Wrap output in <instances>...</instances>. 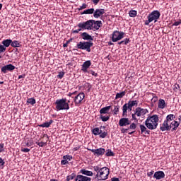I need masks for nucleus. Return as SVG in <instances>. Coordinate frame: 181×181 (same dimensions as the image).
Listing matches in <instances>:
<instances>
[{
	"instance_id": "nucleus-1",
	"label": "nucleus",
	"mask_w": 181,
	"mask_h": 181,
	"mask_svg": "<svg viewBox=\"0 0 181 181\" xmlns=\"http://www.w3.org/2000/svg\"><path fill=\"white\" fill-rule=\"evenodd\" d=\"M159 122V116L157 115H153V116H148L145 120V125L148 129L153 131L158 128Z\"/></svg>"
},
{
	"instance_id": "nucleus-2",
	"label": "nucleus",
	"mask_w": 181,
	"mask_h": 181,
	"mask_svg": "<svg viewBox=\"0 0 181 181\" xmlns=\"http://www.w3.org/2000/svg\"><path fill=\"white\" fill-rule=\"evenodd\" d=\"M160 18V12L158 10L153 11L151 13L147 16V20L145 21L144 25H148L151 22L154 21V23L158 22V19Z\"/></svg>"
},
{
	"instance_id": "nucleus-3",
	"label": "nucleus",
	"mask_w": 181,
	"mask_h": 181,
	"mask_svg": "<svg viewBox=\"0 0 181 181\" xmlns=\"http://www.w3.org/2000/svg\"><path fill=\"white\" fill-rule=\"evenodd\" d=\"M55 105L57 111H62L63 110H70V106L69 105V103H67V99L66 98L57 100L55 101Z\"/></svg>"
},
{
	"instance_id": "nucleus-4",
	"label": "nucleus",
	"mask_w": 181,
	"mask_h": 181,
	"mask_svg": "<svg viewBox=\"0 0 181 181\" xmlns=\"http://www.w3.org/2000/svg\"><path fill=\"white\" fill-rule=\"evenodd\" d=\"M108 176H110V168L103 167L97 173L95 178L98 179V180H107Z\"/></svg>"
},
{
	"instance_id": "nucleus-5",
	"label": "nucleus",
	"mask_w": 181,
	"mask_h": 181,
	"mask_svg": "<svg viewBox=\"0 0 181 181\" xmlns=\"http://www.w3.org/2000/svg\"><path fill=\"white\" fill-rule=\"evenodd\" d=\"M93 46H94V43H93L91 41H81L76 45L77 49H80L81 50H86L88 53L91 52V47H93Z\"/></svg>"
},
{
	"instance_id": "nucleus-6",
	"label": "nucleus",
	"mask_w": 181,
	"mask_h": 181,
	"mask_svg": "<svg viewBox=\"0 0 181 181\" xmlns=\"http://www.w3.org/2000/svg\"><path fill=\"white\" fill-rule=\"evenodd\" d=\"M148 112L147 109L136 107L135 109L134 113L132 115V119L134 121H138L136 117H142V115H145L146 114H148Z\"/></svg>"
},
{
	"instance_id": "nucleus-7",
	"label": "nucleus",
	"mask_w": 181,
	"mask_h": 181,
	"mask_svg": "<svg viewBox=\"0 0 181 181\" xmlns=\"http://www.w3.org/2000/svg\"><path fill=\"white\" fill-rule=\"evenodd\" d=\"M94 20H88L83 23H79L78 24V28H81L83 30H93V23Z\"/></svg>"
},
{
	"instance_id": "nucleus-8",
	"label": "nucleus",
	"mask_w": 181,
	"mask_h": 181,
	"mask_svg": "<svg viewBox=\"0 0 181 181\" xmlns=\"http://www.w3.org/2000/svg\"><path fill=\"white\" fill-rule=\"evenodd\" d=\"M124 35H125V33L124 32H119L118 30H115L112 34V42H118V40H121L122 39H124Z\"/></svg>"
},
{
	"instance_id": "nucleus-9",
	"label": "nucleus",
	"mask_w": 181,
	"mask_h": 181,
	"mask_svg": "<svg viewBox=\"0 0 181 181\" xmlns=\"http://www.w3.org/2000/svg\"><path fill=\"white\" fill-rule=\"evenodd\" d=\"M135 105L132 103V102L130 100L128 102V103H125L122 106V117H128L127 111L129 110V111H132V107H134Z\"/></svg>"
},
{
	"instance_id": "nucleus-10",
	"label": "nucleus",
	"mask_w": 181,
	"mask_h": 181,
	"mask_svg": "<svg viewBox=\"0 0 181 181\" xmlns=\"http://www.w3.org/2000/svg\"><path fill=\"white\" fill-rule=\"evenodd\" d=\"M86 98V95L83 92L79 93L74 98V101L75 105L77 107L78 105H81L83 104V100Z\"/></svg>"
},
{
	"instance_id": "nucleus-11",
	"label": "nucleus",
	"mask_w": 181,
	"mask_h": 181,
	"mask_svg": "<svg viewBox=\"0 0 181 181\" xmlns=\"http://www.w3.org/2000/svg\"><path fill=\"white\" fill-rule=\"evenodd\" d=\"M15 69H16L15 66H13L12 64H9L1 67V73H4V74H6L8 71H10L11 73H12V71H13Z\"/></svg>"
},
{
	"instance_id": "nucleus-12",
	"label": "nucleus",
	"mask_w": 181,
	"mask_h": 181,
	"mask_svg": "<svg viewBox=\"0 0 181 181\" xmlns=\"http://www.w3.org/2000/svg\"><path fill=\"white\" fill-rule=\"evenodd\" d=\"M88 151H90L95 156H103L105 153V148H99L97 149H90L88 148Z\"/></svg>"
},
{
	"instance_id": "nucleus-13",
	"label": "nucleus",
	"mask_w": 181,
	"mask_h": 181,
	"mask_svg": "<svg viewBox=\"0 0 181 181\" xmlns=\"http://www.w3.org/2000/svg\"><path fill=\"white\" fill-rule=\"evenodd\" d=\"M160 130L162 132H165V131H170V126L169 122L164 120L163 123L160 124Z\"/></svg>"
},
{
	"instance_id": "nucleus-14",
	"label": "nucleus",
	"mask_w": 181,
	"mask_h": 181,
	"mask_svg": "<svg viewBox=\"0 0 181 181\" xmlns=\"http://www.w3.org/2000/svg\"><path fill=\"white\" fill-rule=\"evenodd\" d=\"M119 127H127V125H131V120L129 118L123 117L119 120Z\"/></svg>"
},
{
	"instance_id": "nucleus-15",
	"label": "nucleus",
	"mask_w": 181,
	"mask_h": 181,
	"mask_svg": "<svg viewBox=\"0 0 181 181\" xmlns=\"http://www.w3.org/2000/svg\"><path fill=\"white\" fill-rule=\"evenodd\" d=\"M102 27H103V21L93 20L92 30L95 32V30H99L100 28H102Z\"/></svg>"
},
{
	"instance_id": "nucleus-16",
	"label": "nucleus",
	"mask_w": 181,
	"mask_h": 181,
	"mask_svg": "<svg viewBox=\"0 0 181 181\" xmlns=\"http://www.w3.org/2000/svg\"><path fill=\"white\" fill-rule=\"evenodd\" d=\"M91 66V61L88 60L83 62L82 64L81 71L83 73H87L88 71V69H90V66Z\"/></svg>"
},
{
	"instance_id": "nucleus-17",
	"label": "nucleus",
	"mask_w": 181,
	"mask_h": 181,
	"mask_svg": "<svg viewBox=\"0 0 181 181\" xmlns=\"http://www.w3.org/2000/svg\"><path fill=\"white\" fill-rule=\"evenodd\" d=\"M105 13V10L103 8H97L95 11L94 10L93 16L98 19L101 16Z\"/></svg>"
},
{
	"instance_id": "nucleus-18",
	"label": "nucleus",
	"mask_w": 181,
	"mask_h": 181,
	"mask_svg": "<svg viewBox=\"0 0 181 181\" xmlns=\"http://www.w3.org/2000/svg\"><path fill=\"white\" fill-rule=\"evenodd\" d=\"M153 177L156 180H160V179L165 178V173L163 171H157L154 173Z\"/></svg>"
},
{
	"instance_id": "nucleus-19",
	"label": "nucleus",
	"mask_w": 181,
	"mask_h": 181,
	"mask_svg": "<svg viewBox=\"0 0 181 181\" xmlns=\"http://www.w3.org/2000/svg\"><path fill=\"white\" fill-rule=\"evenodd\" d=\"M179 125H180V122L173 120V122H170V127L172 132L176 131L177 128H179Z\"/></svg>"
},
{
	"instance_id": "nucleus-20",
	"label": "nucleus",
	"mask_w": 181,
	"mask_h": 181,
	"mask_svg": "<svg viewBox=\"0 0 181 181\" xmlns=\"http://www.w3.org/2000/svg\"><path fill=\"white\" fill-rule=\"evenodd\" d=\"M75 181H91V177H86L82 175H78L76 176Z\"/></svg>"
},
{
	"instance_id": "nucleus-21",
	"label": "nucleus",
	"mask_w": 181,
	"mask_h": 181,
	"mask_svg": "<svg viewBox=\"0 0 181 181\" xmlns=\"http://www.w3.org/2000/svg\"><path fill=\"white\" fill-rule=\"evenodd\" d=\"M81 37L83 40H90V42H91V40H94V38H93L91 35H90L88 33L86 32L83 33L81 35Z\"/></svg>"
},
{
	"instance_id": "nucleus-22",
	"label": "nucleus",
	"mask_w": 181,
	"mask_h": 181,
	"mask_svg": "<svg viewBox=\"0 0 181 181\" xmlns=\"http://www.w3.org/2000/svg\"><path fill=\"white\" fill-rule=\"evenodd\" d=\"M140 129L141 134H147V135H149L151 134V131L148 130V128H146L145 125L140 124Z\"/></svg>"
},
{
	"instance_id": "nucleus-23",
	"label": "nucleus",
	"mask_w": 181,
	"mask_h": 181,
	"mask_svg": "<svg viewBox=\"0 0 181 181\" xmlns=\"http://www.w3.org/2000/svg\"><path fill=\"white\" fill-rule=\"evenodd\" d=\"M158 107L160 110H163V108H165L166 107V103H165V100L160 99L158 100Z\"/></svg>"
},
{
	"instance_id": "nucleus-24",
	"label": "nucleus",
	"mask_w": 181,
	"mask_h": 181,
	"mask_svg": "<svg viewBox=\"0 0 181 181\" xmlns=\"http://www.w3.org/2000/svg\"><path fill=\"white\" fill-rule=\"evenodd\" d=\"M111 110V106H106L105 107H103L100 110V115H103V114H108V112Z\"/></svg>"
},
{
	"instance_id": "nucleus-25",
	"label": "nucleus",
	"mask_w": 181,
	"mask_h": 181,
	"mask_svg": "<svg viewBox=\"0 0 181 181\" xmlns=\"http://www.w3.org/2000/svg\"><path fill=\"white\" fill-rule=\"evenodd\" d=\"M11 44H12V40H11V39H6V40H4L2 41V45L6 48L9 47V46H11Z\"/></svg>"
},
{
	"instance_id": "nucleus-26",
	"label": "nucleus",
	"mask_w": 181,
	"mask_h": 181,
	"mask_svg": "<svg viewBox=\"0 0 181 181\" xmlns=\"http://www.w3.org/2000/svg\"><path fill=\"white\" fill-rule=\"evenodd\" d=\"M94 8H88L81 13V15H93V13H94Z\"/></svg>"
},
{
	"instance_id": "nucleus-27",
	"label": "nucleus",
	"mask_w": 181,
	"mask_h": 181,
	"mask_svg": "<svg viewBox=\"0 0 181 181\" xmlns=\"http://www.w3.org/2000/svg\"><path fill=\"white\" fill-rule=\"evenodd\" d=\"M175 118H176V116L173 114H170L167 115L165 121H167L168 123L170 124V122L175 121Z\"/></svg>"
},
{
	"instance_id": "nucleus-28",
	"label": "nucleus",
	"mask_w": 181,
	"mask_h": 181,
	"mask_svg": "<svg viewBox=\"0 0 181 181\" xmlns=\"http://www.w3.org/2000/svg\"><path fill=\"white\" fill-rule=\"evenodd\" d=\"M53 122V119H50L49 122H44L42 124H40V128H49L50 124Z\"/></svg>"
},
{
	"instance_id": "nucleus-29",
	"label": "nucleus",
	"mask_w": 181,
	"mask_h": 181,
	"mask_svg": "<svg viewBox=\"0 0 181 181\" xmlns=\"http://www.w3.org/2000/svg\"><path fill=\"white\" fill-rule=\"evenodd\" d=\"M80 173H82V175H85L86 176H93V173L86 169H81Z\"/></svg>"
},
{
	"instance_id": "nucleus-30",
	"label": "nucleus",
	"mask_w": 181,
	"mask_h": 181,
	"mask_svg": "<svg viewBox=\"0 0 181 181\" xmlns=\"http://www.w3.org/2000/svg\"><path fill=\"white\" fill-rule=\"evenodd\" d=\"M21 42L18 40H11V47H21Z\"/></svg>"
},
{
	"instance_id": "nucleus-31",
	"label": "nucleus",
	"mask_w": 181,
	"mask_h": 181,
	"mask_svg": "<svg viewBox=\"0 0 181 181\" xmlns=\"http://www.w3.org/2000/svg\"><path fill=\"white\" fill-rule=\"evenodd\" d=\"M92 134L95 135V136H97V135H100V134H101V129L98 127H95L92 129Z\"/></svg>"
},
{
	"instance_id": "nucleus-32",
	"label": "nucleus",
	"mask_w": 181,
	"mask_h": 181,
	"mask_svg": "<svg viewBox=\"0 0 181 181\" xmlns=\"http://www.w3.org/2000/svg\"><path fill=\"white\" fill-rule=\"evenodd\" d=\"M125 94H127V92L122 91L119 93H117L116 94V97H115V100H118L119 98H122L123 97H124Z\"/></svg>"
},
{
	"instance_id": "nucleus-33",
	"label": "nucleus",
	"mask_w": 181,
	"mask_h": 181,
	"mask_svg": "<svg viewBox=\"0 0 181 181\" xmlns=\"http://www.w3.org/2000/svg\"><path fill=\"white\" fill-rule=\"evenodd\" d=\"M27 104H30L31 105H35V104H36V99H35V98H28Z\"/></svg>"
},
{
	"instance_id": "nucleus-34",
	"label": "nucleus",
	"mask_w": 181,
	"mask_h": 181,
	"mask_svg": "<svg viewBox=\"0 0 181 181\" xmlns=\"http://www.w3.org/2000/svg\"><path fill=\"white\" fill-rule=\"evenodd\" d=\"M129 42H131V40H129V38H126L122 41H120L118 42V45H128V43H129Z\"/></svg>"
},
{
	"instance_id": "nucleus-35",
	"label": "nucleus",
	"mask_w": 181,
	"mask_h": 181,
	"mask_svg": "<svg viewBox=\"0 0 181 181\" xmlns=\"http://www.w3.org/2000/svg\"><path fill=\"white\" fill-rule=\"evenodd\" d=\"M100 119L103 122H107L110 119V116H103V115H100Z\"/></svg>"
},
{
	"instance_id": "nucleus-36",
	"label": "nucleus",
	"mask_w": 181,
	"mask_h": 181,
	"mask_svg": "<svg viewBox=\"0 0 181 181\" xmlns=\"http://www.w3.org/2000/svg\"><path fill=\"white\" fill-rule=\"evenodd\" d=\"M137 13H138L137 11L135 10H131L129 12V15L130 18H135V16H136Z\"/></svg>"
},
{
	"instance_id": "nucleus-37",
	"label": "nucleus",
	"mask_w": 181,
	"mask_h": 181,
	"mask_svg": "<svg viewBox=\"0 0 181 181\" xmlns=\"http://www.w3.org/2000/svg\"><path fill=\"white\" fill-rule=\"evenodd\" d=\"M75 178H76V173H72L66 177V180L70 181V180H73V179H75Z\"/></svg>"
},
{
	"instance_id": "nucleus-38",
	"label": "nucleus",
	"mask_w": 181,
	"mask_h": 181,
	"mask_svg": "<svg viewBox=\"0 0 181 181\" xmlns=\"http://www.w3.org/2000/svg\"><path fill=\"white\" fill-rule=\"evenodd\" d=\"M105 156H115V153H114V152H112V151L110 149H107Z\"/></svg>"
},
{
	"instance_id": "nucleus-39",
	"label": "nucleus",
	"mask_w": 181,
	"mask_h": 181,
	"mask_svg": "<svg viewBox=\"0 0 181 181\" xmlns=\"http://www.w3.org/2000/svg\"><path fill=\"white\" fill-rule=\"evenodd\" d=\"M86 73H88V74H92L94 77H98V74L93 71V69L88 70Z\"/></svg>"
},
{
	"instance_id": "nucleus-40",
	"label": "nucleus",
	"mask_w": 181,
	"mask_h": 181,
	"mask_svg": "<svg viewBox=\"0 0 181 181\" xmlns=\"http://www.w3.org/2000/svg\"><path fill=\"white\" fill-rule=\"evenodd\" d=\"M108 135V133L107 132H103L101 130V133L99 134L100 138H106L107 136Z\"/></svg>"
},
{
	"instance_id": "nucleus-41",
	"label": "nucleus",
	"mask_w": 181,
	"mask_h": 181,
	"mask_svg": "<svg viewBox=\"0 0 181 181\" xmlns=\"http://www.w3.org/2000/svg\"><path fill=\"white\" fill-rule=\"evenodd\" d=\"M118 112H119V107L118 105H117V106L115 105V108L113 110L114 115H117V114H118Z\"/></svg>"
},
{
	"instance_id": "nucleus-42",
	"label": "nucleus",
	"mask_w": 181,
	"mask_h": 181,
	"mask_svg": "<svg viewBox=\"0 0 181 181\" xmlns=\"http://www.w3.org/2000/svg\"><path fill=\"white\" fill-rule=\"evenodd\" d=\"M152 99H151V103H156V101H158V96H156V95H155V93H152Z\"/></svg>"
},
{
	"instance_id": "nucleus-43",
	"label": "nucleus",
	"mask_w": 181,
	"mask_h": 181,
	"mask_svg": "<svg viewBox=\"0 0 181 181\" xmlns=\"http://www.w3.org/2000/svg\"><path fill=\"white\" fill-rule=\"evenodd\" d=\"M83 86L87 88L88 93H90L91 90V84H90V83H86Z\"/></svg>"
},
{
	"instance_id": "nucleus-44",
	"label": "nucleus",
	"mask_w": 181,
	"mask_h": 181,
	"mask_svg": "<svg viewBox=\"0 0 181 181\" xmlns=\"http://www.w3.org/2000/svg\"><path fill=\"white\" fill-rule=\"evenodd\" d=\"M87 6H88L87 4H83L82 6H79V8H77V10L83 11V9H86Z\"/></svg>"
},
{
	"instance_id": "nucleus-45",
	"label": "nucleus",
	"mask_w": 181,
	"mask_h": 181,
	"mask_svg": "<svg viewBox=\"0 0 181 181\" xmlns=\"http://www.w3.org/2000/svg\"><path fill=\"white\" fill-rule=\"evenodd\" d=\"M4 167H5V161H4V159H2V158L0 157V168L1 169H4Z\"/></svg>"
},
{
	"instance_id": "nucleus-46",
	"label": "nucleus",
	"mask_w": 181,
	"mask_h": 181,
	"mask_svg": "<svg viewBox=\"0 0 181 181\" xmlns=\"http://www.w3.org/2000/svg\"><path fill=\"white\" fill-rule=\"evenodd\" d=\"M35 144L37 145H38V146H40L41 148H43V146H46V145H47V143L46 142H43V141L36 142Z\"/></svg>"
},
{
	"instance_id": "nucleus-47",
	"label": "nucleus",
	"mask_w": 181,
	"mask_h": 181,
	"mask_svg": "<svg viewBox=\"0 0 181 181\" xmlns=\"http://www.w3.org/2000/svg\"><path fill=\"white\" fill-rule=\"evenodd\" d=\"M63 159H66V160H71V159H73V156L70 155H65L63 156Z\"/></svg>"
},
{
	"instance_id": "nucleus-48",
	"label": "nucleus",
	"mask_w": 181,
	"mask_h": 181,
	"mask_svg": "<svg viewBox=\"0 0 181 181\" xmlns=\"http://www.w3.org/2000/svg\"><path fill=\"white\" fill-rule=\"evenodd\" d=\"M128 129H136V124L132 123Z\"/></svg>"
},
{
	"instance_id": "nucleus-49",
	"label": "nucleus",
	"mask_w": 181,
	"mask_h": 181,
	"mask_svg": "<svg viewBox=\"0 0 181 181\" xmlns=\"http://www.w3.org/2000/svg\"><path fill=\"white\" fill-rule=\"evenodd\" d=\"M4 52H6V48L4 45H0V53H4Z\"/></svg>"
},
{
	"instance_id": "nucleus-50",
	"label": "nucleus",
	"mask_w": 181,
	"mask_h": 181,
	"mask_svg": "<svg viewBox=\"0 0 181 181\" xmlns=\"http://www.w3.org/2000/svg\"><path fill=\"white\" fill-rule=\"evenodd\" d=\"M63 77H64V72L61 71L57 75V78L62 79Z\"/></svg>"
},
{
	"instance_id": "nucleus-51",
	"label": "nucleus",
	"mask_w": 181,
	"mask_h": 181,
	"mask_svg": "<svg viewBox=\"0 0 181 181\" xmlns=\"http://www.w3.org/2000/svg\"><path fill=\"white\" fill-rule=\"evenodd\" d=\"M179 25H181V19H180L178 21H175L173 26H179Z\"/></svg>"
},
{
	"instance_id": "nucleus-52",
	"label": "nucleus",
	"mask_w": 181,
	"mask_h": 181,
	"mask_svg": "<svg viewBox=\"0 0 181 181\" xmlns=\"http://www.w3.org/2000/svg\"><path fill=\"white\" fill-rule=\"evenodd\" d=\"M32 145H33V141L32 140H30L25 144V146H32Z\"/></svg>"
},
{
	"instance_id": "nucleus-53",
	"label": "nucleus",
	"mask_w": 181,
	"mask_h": 181,
	"mask_svg": "<svg viewBox=\"0 0 181 181\" xmlns=\"http://www.w3.org/2000/svg\"><path fill=\"white\" fill-rule=\"evenodd\" d=\"M81 30H84L83 28H79L77 30H74L72 32L73 33H78L79 32H81Z\"/></svg>"
},
{
	"instance_id": "nucleus-54",
	"label": "nucleus",
	"mask_w": 181,
	"mask_h": 181,
	"mask_svg": "<svg viewBox=\"0 0 181 181\" xmlns=\"http://www.w3.org/2000/svg\"><path fill=\"white\" fill-rule=\"evenodd\" d=\"M4 146H5V144H4V143L0 144V153H1V152H4Z\"/></svg>"
},
{
	"instance_id": "nucleus-55",
	"label": "nucleus",
	"mask_w": 181,
	"mask_h": 181,
	"mask_svg": "<svg viewBox=\"0 0 181 181\" xmlns=\"http://www.w3.org/2000/svg\"><path fill=\"white\" fill-rule=\"evenodd\" d=\"M100 170H101V168H100V167H98V166H94L93 167V170L95 172H97V173H98V172H100Z\"/></svg>"
},
{
	"instance_id": "nucleus-56",
	"label": "nucleus",
	"mask_w": 181,
	"mask_h": 181,
	"mask_svg": "<svg viewBox=\"0 0 181 181\" xmlns=\"http://www.w3.org/2000/svg\"><path fill=\"white\" fill-rule=\"evenodd\" d=\"M67 163H69V160H67L66 159H63L62 160H61V165H67Z\"/></svg>"
},
{
	"instance_id": "nucleus-57",
	"label": "nucleus",
	"mask_w": 181,
	"mask_h": 181,
	"mask_svg": "<svg viewBox=\"0 0 181 181\" xmlns=\"http://www.w3.org/2000/svg\"><path fill=\"white\" fill-rule=\"evenodd\" d=\"M21 152H25V153L28 152H30V149L29 148H21Z\"/></svg>"
},
{
	"instance_id": "nucleus-58",
	"label": "nucleus",
	"mask_w": 181,
	"mask_h": 181,
	"mask_svg": "<svg viewBox=\"0 0 181 181\" xmlns=\"http://www.w3.org/2000/svg\"><path fill=\"white\" fill-rule=\"evenodd\" d=\"M154 173H155V171L151 170V172L147 173V176L148 177H151V176H152V175H153Z\"/></svg>"
},
{
	"instance_id": "nucleus-59",
	"label": "nucleus",
	"mask_w": 181,
	"mask_h": 181,
	"mask_svg": "<svg viewBox=\"0 0 181 181\" xmlns=\"http://www.w3.org/2000/svg\"><path fill=\"white\" fill-rule=\"evenodd\" d=\"M129 130V129L127 128V129H124V128H122V129H121V132H122V134H125V133H127V132Z\"/></svg>"
},
{
	"instance_id": "nucleus-60",
	"label": "nucleus",
	"mask_w": 181,
	"mask_h": 181,
	"mask_svg": "<svg viewBox=\"0 0 181 181\" xmlns=\"http://www.w3.org/2000/svg\"><path fill=\"white\" fill-rule=\"evenodd\" d=\"M80 148H81V146H78L75 148H73L74 152H76V151H78V149H80Z\"/></svg>"
},
{
	"instance_id": "nucleus-61",
	"label": "nucleus",
	"mask_w": 181,
	"mask_h": 181,
	"mask_svg": "<svg viewBox=\"0 0 181 181\" xmlns=\"http://www.w3.org/2000/svg\"><path fill=\"white\" fill-rule=\"evenodd\" d=\"M92 2L94 4V5H98L100 0H92Z\"/></svg>"
},
{
	"instance_id": "nucleus-62",
	"label": "nucleus",
	"mask_w": 181,
	"mask_h": 181,
	"mask_svg": "<svg viewBox=\"0 0 181 181\" xmlns=\"http://www.w3.org/2000/svg\"><path fill=\"white\" fill-rule=\"evenodd\" d=\"M132 103H133L134 105H138V100H132Z\"/></svg>"
},
{
	"instance_id": "nucleus-63",
	"label": "nucleus",
	"mask_w": 181,
	"mask_h": 181,
	"mask_svg": "<svg viewBox=\"0 0 181 181\" xmlns=\"http://www.w3.org/2000/svg\"><path fill=\"white\" fill-rule=\"evenodd\" d=\"M25 74H23V75H19L18 76V80H21V78H25Z\"/></svg>"
},
{
	"instance_id": "nucleus-64",
	"label": "nucleus",
	"mask_w": 181,
	"mask_h": 181,
	"mask_svg": "<svg viewBox=\"0 0 181 181\" xmlns=\"http://www.w3.org/2000/svg\"><path fill=\"white\" fill-rule=\"evenodd\" d=\"M111 181H119V178H117V177H112L111 179Z\"/></svg>"
}]
</instances>
